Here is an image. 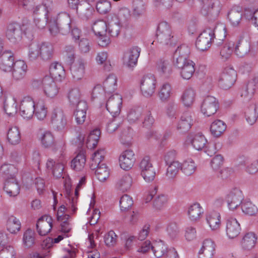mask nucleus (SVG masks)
<instances>
[{"instance_id":"1","label":"nucleus","mask_w":258,"mask_h":258,"mask_svg":"<svg viewBox=\"0 0 258 258\" xmlns=\"http://www.w3.org/2000/svg\"><path fill=\"white\" fill-rule=\"evenodd\" d=\"M49 31L52 36L58 34L66 35L70 32L72 27L70 15L65 12L59 13L55 19L48 22Z\"/></svg>"},{"instance_id":"2","label":"nucleus","mask_w":258,"mask_h":258,"mask_svg":"<svg viewBox=\"0 0 258 258\" xmlns=\"http://www.w3.org/2000/svg\"><path fill=\"white\" fill-rule=\"evenodd\" d=\"M217 28V23L214 22L200 34L196 42V47L199 50L204 51L210 47L215 38V32Z\"/></svg>"},{"instance_id":"3","label":"nucleus","mask_w":258,"mask_h":258,"mask_svg":"<svg viewBox=\"0 0 258 258\" xmlns=\"http://www.w3.org/2000/svg\"><path fill=\"white\" fill-rule=\"evenodd\" d=\"M156 37L158 42L163 45L172 46L176 43V39L172 35L170 26L166 22L159 24Z\"/></svg>"},{"instance_id":"4","label":"nucleus","mask_w":258,"mask_h":258,"mask_svg":"<svg viewBox=\"0 0 258 258\" xmlns=\"http://www.w3.org/2000/svg\"><path fill=\"white\" fill-rule=\"evenodd\" d=\"M236 72L232 67H226L219 77V86L225 90L230 88L236 81Z\"/></svg>"},{"instance_id":"5","label":"nucleus","mask_w":258,"mask_h":258,"mask_svg":"<svg viewBox=\"0 0 258 258\" xmlns=\"http://www.w3.org/2000/svg\"><path fill=\"white\" fill-rule=\"evenodd\" d=\"M221 10V4L219 0H208L207 4L204 5L202 13L209 21H215L218 17Z\"/></svg>"},{"instance_id":"6","label":"nucleus","mask_w":258,"mask_h":258,"mask_svg":"<svg viewBox=\"0 0 258 258\" xmlns=\"http://www.w3.org/2000/svg\"><path fill=\"white\" fill-rule=\"evenodd\" d=\"M139 167L141 174L146 181L150 182L154 179L156 172L149 157L146 156L142 159Z\"/></svg>"},{"instance_id":"7","label":"nucleus","mask_w":258,"mask_h":258,"mask_svg":"<svg viewBox=\"0 0 258 258\" xmlns=\"http://www.w3.org/2000/svg\"><path fill=\"white\" fill-rule=\"evenodd\" d=\"M218 108V101L215 97L212 96H206L201 105V112L207 116H210L215 114Z\"/></svg>"},{"instance_id":"8","label":"nucleus","mask_w":258,"mask_h":258,"mask_svg":"<svg viewBox=\"0 0 258 258\" xmlns=\"http://www.w3.org/2000/svg\"><path fill=\"white\" fill-rule=\"evenodd\" d=\"M6 38L13 43H18L22 39V29L18 23L12 22L8 24L5 32Z\"/></svg>"},{"instance_id":"9","label":"nucleus","mask_w":258,"mask_h":258,"mask_svg":"<svg viewBox=\"0 0 258 258\" xmlns=\"http://www.w3.org/2000/svg\"><path fill=\"white\" fill-rule=\"evenodd\" d=\"M243 199L242 191L237 188H233L226 197L228 207L231 210L236 209L240 206Z\"/></svg>"},{"instance_id":"10","label":"nucleus","mask_w":258,"mask_h":258,"mask_svg":"<svg viewBox=\"0 0 258 258\" xmlns=\"http://www.w3.org/2000/svg\"><path fill=\"white\" fill-rule=\"evenodd\" d=\"M156 80L153 75L144 76L141 81V89L146 97L151 96L155 92Z\"/></svg>"},{"instance_id":"11","label":"nucleus","mask_w":258,"mask_h":258,"mask_svg":"<svg viewBox=\"0 0 258 258\" xmlns=\"http://www.w3.org/2000/svg\"><path fill=\"white\" fill-rule=\"evenodd\" d=\"M122 97L118 94L111 95L107 100L106 103L107 110L113 117L118 115L120 113Z\"/></svg>"},{"instance_id":"12","label":"nucleus","mask_w":258,"mask_h":258,"mask_svg":"<svg viewBox=\"0 0 258 258\" xmlns=\"http://www.w3.org/2000/svg\"><path fill=\"white\" fill-rule=\"evenodd\" d=\"M140 52L141 48L137 46H134L129 48L124 54V64L128 68H133L137 63Z\"/></svg>"},{"instance_id":"13","label":"nucleus","mask_w":258,"mask_h":258,"mask_svg":"<svg viewBox=\"0 0 258 258\" xmlns=\"http://www.w3.org/2000/svg\"><path fill=\"white\" fill-rule=\"evenodd\" d=\"M35 104L32 98L30 96L25 97L21 102L20 111L21 115L24 118H31L35 111Z\"/></svg>"},{"instance_id":"14","label":"nucleus","mask_w":258,"mask_h":258,"mask_svg":"<svg viewBox=\"0 0 258 258\" xmlns=\"http://www.w3.org/2000/svg\"><path fill=\"white\" fill-rule=\"evenodd\" d=\"M135 161V154L131 150H126L123 152L119 158L120 167L126 171L132 168Z\"/></svg>"},{"instance_id":"15","label":"nucleus","mask_w":258,"mask_h":258,"mask_svg":"<svg viewBox=\"0 0 258 258\" xmlns=\"http://www.w3.org/2000/svg\"><path fill=\"white\" fill-rule=\"evenodd\" d=\"M52 228V219L51 217L44 215L39 218L36 224L38 233L41 236L46 235Z\"/></svg>"},{"instance_id":"16","label":"nucleus","mask_w":258,"mask_h":258,"mask_svg":"<svg viewBox=\"0 0 258 258\" xmlns=\"http://www.w3.org/2000/svg\"><path fill=\"white\" fill-rule=\"evenodd\" d=\"M190 52V49L186 45L182 44L178 46L173 54V64H181L182 62L190 60L188 59Z\"/></svg>"},{"instance_id":"17","label":"nucleus","mask_w":258,"mask_h":258,"mask_svg":"<svg viewBox=\"0 0 258 258\" xmlns=\"http://www.w3.org/2000/svg\"><path fill=\"white\" fill-rule=\"evenodd\" d=\"M118 21L116 15L114 14L108 15L107 29L108 30V33L112 37H116L118 36L121 27L123 26Z\"/></svg>"},{"instance_id":"18","label":"nucleus","mask_w":258,"mask_h":258,"mask_svg":"<svg viewBox=\"0 0 258 258\" xmlns=\"http://www.w3.org/2000/svg\"><path fill=\"white\" fill-rule=\"evenodd\" d=\"M14 53L11 50H6L0 56V69L5 72H9L14 65Z\"/></svg>"},{"instance_id":"19","label":"nucleus","mask_w":258,"mask_h":258,"mask_svg":"<svg viewBox=\"0 0 258 258\" xmlns=\"http://www.w3.org/2000/svg\"><path fill=\"white\" fill-rule=\"evenodd\" d=\"M175 67L180 70V74L184 79H190L195 72V63L192 60H187L181 64L175 63Z\"/></svg>"},{"instance_id":"20","label":"nucleus","mask_w":258,"mask_h":258,"mask_svg":"<svg viewBox=\"0 0 258 258\" xmlns=\"http://www.w3.org/2000/svg\"><path fill=\"white\" fill-rule=\"evenodd\" d=\"M52 127L57 131H63L67 125V119L62 111L53 112L51 116Z\"/></svg>"},{"instance_id":"21","label":"nucleus","mask_w":258,"mask_h":258,"mask_svg":"<svg viewBox=\"0 0 258 258\" xmlns=\"http://www.w3.org/2000/svg\"><path fill=\"white\" fill-rule=\"evenodd\" d=\"M193 124L191 116L188 112L184 113L177 123L176 129L180 134L187 132Z\"/></svg>"},{"instance_id":"22","label":"nucleus","mask_w":258,"mask_h":258,"mask_svg":"<svg viewBox=\"0 0 258 258\" xmlns=\"http://www.w3.org/2000/svg\"><path fill=\"white\" fill-rule=\"evenodd\" d=\"M215 244L211 239H206L199 252V258H212L215 252Z\"/></svg>"},{"instance_id":"23","label":"nucleus","mask_w":258,"mask_h":258,"mask_svg":"<svg viewBox=\"0 0 258 258\" xmlns=\"http://www.w3.org/2000/svg\"><path fill=\"white\" fill-rule=\"evenodd\" d=\"M13 69L12 75L15 80L18 81L24 78L27 71V66L24 60L16 61Z\"/></svg>"},{"instance_id":"24","label":"nucleus","mask_w":258,"mask_h":258,"mask_svg":"<svg viewBox=\"0 0 258 258\" xmlns=\"http://www.w3.org/2000/svg\"><path fill=\"white\" fill-rule=\"evenodd\" d=\"M240 226L236 219L230 218L226 221V234L229 238L236 237L240 233Z\"/></svg>"},{"instance_id":"25","label":"nucleus","mask_w":258,"mask_h":258,"mask_svg":"<svg viewBox=\"0 0 258 258\" xmlns=\"http://www.w3.org/2000/svg\"><path fill=\"white\" fill-rule=\"evenodd\" d=\"M43 89L45 94L49 97H55L58 92V89L53 79L48 76L43 78Z\"/></svg>"},{"instance_id":"26","label":"nucleus","mask_w":258,"mask_h":258,"mask_svg":"<svg viewBox=\"0 0 258 258\" xmlns=\"http://www.w3.org/2000/svg\"><path fill=\"white\" fill-rule=\"evenodd\" d=\"M4 189L10 197H15L19 194L20 186L15 177L10 178L7 179Z\"/></svg>"},{"instance_id":"27","label":"nucleus","mask_w":258,"mask_h":258,"mask_svg":"<svg viewBox=\"0 0 258 258\" xmlns=\"http://www.w3.org/2000/svg\"><path fill=\"white\" fill-rule=\"evenodd\" d=\"M40 57L43 60H49L52 58L54 49L52 45L49 42H43L39 45Z\"/></svg>"},{"instance_id":"28","label":"nucleus","mask_w":258,"mask_h":258,"mask_svg":"<svg viewBox=\"0 0 258 258\" xmlns=\"http://www.w3.org/2000/svg\"><path fill=\"white\" fill-rule=\"evenodd\" d=\"M188 139L190 140V142L194 148L198 150H202L206 147L207 141L204 135L201 133H198L194 135H191L188 136Z\"/></svg>"},{"instance_id":"29","label":"nucleus","mask_w":258,"mask_h":258,"mask_svg":"<svg viewBox=\"0 0 258 258\" xmlns=\"http://www.w3.org/2000/svg\"><path fill=\"white\" fill-rule=\"evenodd\" d=\"M49 73L51 75L50 78L59 80H61L62 78H64L65 75L63 67L57 62L51 64L49 67Z\"/></svg>"},{"instance_id":"30","label":"nucleus","mask_w":258,"mask_h":258,"mask_svg":"<svg viewBox=\"0 0 258 258\" xmlns=\"http://www.w3.org/2000/svg\"><path fill=\"white\" fill-rule=\"evenodd\" d=\"M70 70L74 79L76 80L81 79L85 73V66L82 60H78L74 65L71 66Z\"/></svg>"},{"instance_id":"31","label":"nucleus","mask_w":258,"mask_h":258,"mask_svg":"<svg viewBox=\"0 0 258 258\" xmlns=\"http://www.w3.org/2000/svg\"><path fill=\"white\" fill-rule=\"evenodd\" d=\"M46 167L48 169L51 170L53 176L56 178H59L62 176L64 169L62 164L59 163H56L53 159H49L46 163Z\"/></svg>"},{"instance_id":"32","label":"nucleus","mask_w":258,"mask_h":258,"mask_svg":"<svg viewBox=\"0 0 258 258\" xmlns=\"http://www.w3.org/2000/svg\"><path fill=\"white\" fill-rule=\"evenodd\" d=\"M132 183V177L130 174H126L118 180L116 186L120 190L125 192L130 189Z\"/></svg>"},{"instance_id":"33","label":"nucleus","mask_w":258,"mask_h":258,"mask_svg":"<svg viewBox=\"0 0 258 258\" xmlns=\"http://www.w3.org/2000/svg\"><path fill=\"white\" fill-rule=\"evenodd\" d=\"M86 163V156L83 152H80L71 161V168L77 171L82 170Z\"/></svg>"},{"instance_id":"34","label":"nucleus","mask_w":258,"mask_h":258,"mask_svg":"<svg viewBox=\"0 0 258 258\" xmlns=\"http://www.w3.org/2000/svg\"><path fill=\"white\" fill-rule=\"evenodd\" d=\"M234 46L235 53L239 57H244L250 51V44L246 41L240 40Z\"/></svg>"},{"instance_id":"35","label":"nucleus","mask_w":258,"mask_h":258,"mask_svg":"<svg viewBox=\"0 0 258 258\" xmlns=\"http://www.w3.org/2000/svg\"><path fill=\"white\" fill-rule=\"evenodd\" d=\"M226 129V124L221 120H216L212 122L210 127L211 134L215 137L221 136Z\"/></svg>"},{"instance_id":"36","label":"nucleus","mask_w":258,"mask_h":258,"mask_svg":"<svg viewBox=\"0 0 258 258\" xmlns=\"http://www.w3.org/2000/svg\"><path fill=\"white\" fill-rule=\"evenodd\" d=\"M256 239L257 237L254 233H247L243 237L241 242L242 247L246 250L251 249L254 247Z\"/></svg>"},{"instance_id":"37","label":"nucleus","mask_w":258,"mask_h":258,"mask_svg":"<svg viewBox=\"0 0 258 258\" xmlns=\"http://www.w3.org/2000/svg\"><path fill=\"white\" fill-rule=\"evenodd\" d=\"M245 117L250 125L253 124L258 118V111L256 105L251 104L245 111Z\"/></svg>"},{"instance_id":"38","label":"nucleus","mask_w":258,"mask_h":258,"mask_svg":"<svg viewBox=\"0 0 258 258\" xmlns=\"http://www.w3.org/2000/svg\"><path fill=\"white\" fill-rule=\"evenodd\" d=\"M220 214L216 211H213L207 215V220L212 230H215L220 228Z\"/></svg>"},{"instance_id":"39","label":"nucleus","mask_w":258,"mask_h":258,"mask_svg":"<svg viewBox=\"0 0 258 258\" xmlns=\"http://www.w3.org/2000/svg\"><path fill=\"white\" fill-rule=\"evenodd\" d=\"M101 132L98 128H95L90 132L86 142L87 147L88 149H93L96 147Z\"/></svg>"},{"instance_id":"40","label":"nucleus","mask_w":258,"mask_h":258,"mask_svg":"<svg viewBox=\"0 0 258 258\" xmlns=\"http://www.w3.org/2000/svg\"><path fill=\"white\" fill-rule=\"evenodd\" d=\"M7 140L12 145H17L20 143L21 134L17 127L13 126L9 128L7 133Z\"/></svg>"},{"instance_id":"41","label":"nucleus","mask_w":258,"mask_h":258,"mask_svg":"<svg viewBox=\"0 0 258 258\" xmlns=\"http://www.w3.org/2000/svg\"><path fill=\"white\" fill-rule=\"evenodd\" d=\"M203 213L202 207L199 203H195L189 208L188 214L192 221L199 220Z\"/></svg>"},{"instance_id":"42","label":"nucleus","mask_w":258,"mask_h":258,"mask_svg":"<svg viewBox=\"0 0 258 258\" xmlns=\"http://www.w3.org/2000/svg\"><path fill=\"white\" fill-rule=\"evenodd\" d=\"M151 249L157 257L164 256L168 249L162 241L154 242L151 245Z\"/></svg>"},{"instance_id":"43","label":"nucleus","mask_w":258,"mask_h":258,"mask_svg":"<svg viewBox=\"0 0 258 258\" xmlns=\"http://www.w3.org/2000/svg\"><path fill=\"white\" fill-rule=\"evenodd\" d=\"M17 171V169L14 165L10 164H4L0 168V172L5 176L7 179L14 178Z\"/></svg>"},{"instance_id":"44","label":"nucleus","mask_w":258,"mask_h":258,"mask_svg":"<svg viewBox=\"0 0 258 258\" xmlns=\"http://www.w3.org/2000/svg\"><path fill=\"white\" fill-rule=\"evenodd\" d=\"M95 175L100 181H104L109 176L108 167L104 164L96 166Z\"/></svg>"},{"instance_id":"45","label":"nucleus","mask_w":258,"mask_h":258,"mask_svg":"<svg viewBox=\"0 0 258 258\" xmlns=\"http://www.w3.org/2000/svg\"><path fill=\"white\" fill-rule=\"evenodd\" d=\"M92 30L96 35L106 34L107 24L106 22L103 20H98L93 23Z\"/></svg>"},{"instance_id":"46","label":"nucleus","mask_w":258,"mask_h":258,"mask_svg":"<svg viewBox=\"0 0 258 258\" xmlns=\"http://www.w3.org/2000/svg\"><path fill=\"white\" fill-rule=\"evenodd\" d=\"M42 145L46 148L53 149L55 145L54 138L51 133L45 132L41 139Z\"/></svg>"},{"instance_id":"47","label":"nucleus","mask_w":258,"mask_h":258,"mask_svg":"<svg viewBox=\"0 0 258 258\" xmlns=\"http://www.w3.org/2000/svg\"><path fill=\"white\" fill-rule=\"evenodd\" d=\"M166 165H168L166 176L171 179L175 178L179 170H181V163L178 161L166 164Z\"/></svg>"},{"instance_id":"48","label":"nucleus","mask_w":258,"mask_h":258,"mask_svg":"<svg viewBox=\"0 0 258 258\" xmlns=\"http://www.w3.org/2000/svg\"><path fill=\"white\" fill-rule=\"evenodd\" d=\"M7 229L11 233H16L19 231L21 228V223L18 219L14 216L9 218L7 223Z\"/></svg>"},{"instance_id":"49","label":"nucleus","mask_w":258,"mask_h":258,"mask_svg":"<svg viewBox=\"0 0 258 258\" xmlns=\"http://www.w3.org/2000/svg\"><path fill=\"white\" fill-rule=\"evenodd\" d=\"M195 97V93L191 88L185 90L181 96V100L186 106H190L194 102Z\"/></svg>"},{"instance_id":"50","label":"nucleus","mask_w":258,"mask_h":258,"mask_svg":"<svg viewBox=\"0 0 258 258\" xmlns=\"http://www.w3.org/2000/svg\"><path fill=\"white\" fill-rule=\"evenodd\" d=\"M35 233L31 229H27L24 233L23 241L24 246L29 248L31 247L35 243Z\"/></svg>"},{"instance_id":"51","label":"nucleus","mask_w":258,"mask_h":258,"mask_svg":"<svg viewBox=\"0 0 258 258\" xmlns=\"http://www.w3.org/2000/svg\"><path fill=\"white\" fill-rule=\"evenodd\" d=\"M133 14L137 17L142 15L146 11L145 3L143 0H133Z\"/></svg>"},{"instance_id":"52","label":"nucleus","mask_w":258,"mask_h":258,"mask_svg":"<svg viewBox=\"0 0 258 258\" xmlns=\"http://www.w3.org/2000/svg\"><path fill=\"white\" fill-rule=\"evenodd\" d=\"M241 209L245 214L251 216L255 215L258 211L257 207L250 201L243 202Z\"/></svg>"},{"instance_id":"53","label":"nucleus","mask_w":258,"mask_h":258,"mask_svg":"<svg viewBox=\"0 0 258 258\" xmlns=\"http://www.w3.org/2000/svg\"><path fill=\"white\" fill-rule=\"evenodd\" d=\"M228 18L233 26H237L241 20L242 14L235 9H231L228 13Z\"/></svg>"},{"instance_id":"54","label":"nucleus","mask_w":258,"mask_h":258,"mask_svg":"<svg viewBox=\"0 0 258 258\" xmlns=\"http://www.w3.org/2000/svg\"><path fill=\"white\" fill-rule=\"evenodd\" d=\"M196 167L194 162L191 160H186L181 164V170L186 175L189 176L193 174Z\"/></svg>"},{"instance_id":"55","label":"nucleus","mask_w":258,"mask_h":258,"mask_svg":"<svg viewBox=\"0 0 258 258\" xmlns=\"http://www.w3.org/2000/svg\"><path fill=\"white\" fill-rule=\"evenodd\" d=\"M104 150H98L96 151L92 155V163L90 165V168L92 170H95L96 168V166H98L101 164V162L104 159Z\"/></svg>"},{"instance_id":"56","label":"nucleus","mask_w":258,"mask_h":258,"mask_svg":"<svg viewBox=\"0 0 258 258\" xmlns=\"http://www.w3.org/2000/svg\"><path fill=\"white\" fill-rule=\"evenodd\" d=\"M143 112L142 108L136 107L131 109L127 116V119L130 123H135L141 117Z\"/></svg>"},{"instance_id":"57","label":"nucleus","mask_w":258,"mask_h":258,"mask_svg":"<svg viewBox=\"0 0 258 258\" xmlns=\"http://www.w3.org/2000/svg\"><path fill=\"white\" fill-rule=\"evenodd\" d=\"M34 108L35 111L34 114L38 119L43 120L46 117L47 110L42 101L35 105Z\"/></svg>"},{"instance_id":"58","label":"nucleus","mask_w":258,"mask_h":258,"mask_svg":"<svg viewBox=\"0 0 258 258\" xmlns=\"http://www.w3.org/2000/svg\"><path fill=\"white\" fill-rule=\"evenodd\" d=\"M117 78L114 75L111 74L108 76L103 83L104 88L109 92L113 91L116 86Z\"/></svg>"},{"instance_id":"59","label":"nucleus","mask_w":258,"mask_h":258,"mask_svg":"<svg viewBox=\"0 0 258 258\" xmlns=\"http://www.w3.org/2000/svg\"><path fill=\"white\" fill-rule=\"evenodd\" d=\"M116 16L120 23L123 25H126L131 17L130 11L127 8H122Z\"/></svg>"},{"instance_id":"60","label":"nucleus","mask_w":258,"mask_h":258,"mask_svg":"<svg viewBox=\"0 0 258 258\" xmlns=\"http://www.w3.org/2000/svg\"><path fill=\"white\" fill-rule=\"evenodd\" d=\"M120 210L122 211L128 210L133 205L132 198L127 195L122 196L119 201Z\"/></svg>"},{"instance_id":"61","label":"nucleus","mask_w":258,"mask_h":258,"mask_svg":"<svg viewBox=\"0 0 258 258\" xmlns=\"http://www.w3.org/2000/svg\"><path fill=\"white\" fill-rule=\"evenodd\" d=\"M171 87L170 85L166 83L162 85L160 92H159V97L160 99L164 101L168 100L171 93Z\"/></svg>"},{"instance_id":"62","label":"nucleus","mask_w":258,"mask_h":258,"mask_svg":"<svg viewBox=\"0 0 258 258\" xmlns=\"http://www.w3.org/2000/svg\"><path fill=\"white\" fill-rule=\"evenodd\" d=\"M234 44L232 43H229L225 44L220 51L221 58L225 60L228 59L233 52V48Z\"/></svg>"},{"instance_id":"63","label":"nucleus","mask_w":258,"mask_h":258,"mask_svg":"<svg viewBox=\"0 0 258 258\" xmlns=\"http://www.w3.org/2000/svg\"><path fill=\"white\" fill-rule=\"evenodd\" d=\"M17 104L14 100H12L7 103L4 102V110L9 116H13L17 112Z\"/></svg>"},{"instance_id":"64","label":"nucleus","mask_w":258,"mask_h":258,"mask_svg":"<svg viewBox=\"0 0 258 258\" xmlns=\"http://www.w3.org/2000/svg\"><path fill=\"white\" fill-rule=\"evenodd\" d=\"M16 252L13 246L9 245L0 251V258H15Z\"/></svg>"}]
</instances>
